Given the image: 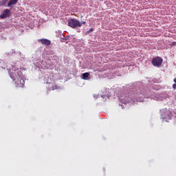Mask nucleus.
<instances>
[{
    "label": "nucleus",
    "instance_id": "nucleus-2",
    "mask_svg": "<svg viewBox=\"0 0 176 176\" xmlns=\"http://www.w3.org/2000/svg\"><path fill=\"white\" fill-rule=\"evenodd\" d=\"M151 63L154 67H157L159 68V67L163 64V58L160 56H156L152 59Z\"/></svg>",
    "mask_w": 176,
    "mask_h": 176
},
{
    "label": "nucleus",
    "instance_id": "nucleus-13",
    "mask_svg": "<svg viewBox=\"0 0 176 176\" xmlns=\"http://www.w3.org/2000/svg\"><path fill=\"white\" fill-rule=\"evenodd\" d=\"M173 82L176 83V78H174Z\"/></svg>",
    "mask_w": 176,
    "mask_h": 176
},
{
    "label": "nucleus",
    "instance_id": "nucleus-4",
    "mask_svg": "<svg viewBox=\"0 0 176 176\" xmlns=\"http://www.w3.org/2000/svg\"><path fill=\"white\" fill-rule=\"evenodd\" d=\"M38 41L39 42H41V43H42V45H45V46H50V45L52 44V42L46 38L39 39Z\"/></svg>",
    "mask_w": 176,
    "mask_h": 176
},
{
    "label": "nucleus",
    "instance_id": "nucleus-9",
    "mask_svg": "<svg viewBox=\"0 0 176 176\" xmlns=\"http://www.w3.org/2000/svg\"><path fill=\"white\" fill-rule=\"evenodd\" d=\"M9 0H1L0 1V6H4V5H6L8 3V1Z\"/></svg>",
    "mask_w": 176,
    "mask_h": 176
},
{
    "label": "nucleus",
    "instance_id": "nucleus-3",
    "mask_svg": "<svg viewBox=\"0 0 176 176\" xmlns=\"http://www.w3.org/2000/svg\"><path fill=\"white\" fill-rule=\"evenodd\" d=\"M10 16V10L6 9L3 11L1 14L0 15V19H7V17H9Z\"/></svg>",
    "mask_w": 176,
    "mask_h": 176
},
{
    "label": "nucleus",
    "instance_id": "nucleus-12",
    "mask_svg": "<svg viewBox=\"0 0 176 176\" xmlns=\"http://www.w3.org/2000/svg\"><path fill=\"white\" fill-rule=\"evenodd\" d=\"M92 31H93V28H91V29L89 30V32H92Z\"/></svg>",
    "mask_w": 176,
    "mask_h": 176
},
{
    "label": "nucleus",
    "instance_id": "nucleus-14",
    "mask_svg": "<svg viewBox=\"0 0 176 176\" xmlns=\"http://www.w3.org/2000/svg\"><path fill=\"white\" fill-rule=\"evenodd\" d=\"M82 23L83 24H86V21H82Z\"/></svg>",
    "mask_w": 176,
    "mask_h": 176
},
{
    "label": "nucleus",
    "instance_id": "nucleus-10",
    "mask_svg": "<svg viewBox=\"0 0 176 176\" xmlns=\"http://www.w3.org/2000/svg\"><path fill=\"white\" fill-rule=\"evenodd\" d=\"M173 90H176V83L173 85Z\"/></svg>",
    "mask_w": 176,
    "mask_h": 176
},
{
    "label": "nucleus",
    "instance_id": "nucleus-5",
    "mask_svg": "<svg viewBox=\"0 0 176 176\" xmlns=\"http://www.w3.org/2000/svg\"><path fill=\"white\" fill-rule=\"evenodd\" d=\"M17 80L19 82L16 84V87H23L25 86V81L24 80V79L23 78H21L20 80L17 79Z\"/></svg>",
    "mask_w": 176,
    "mask_h": 176
},
{
    "label": "nucleus",
    "instance_id": "nucleus-6",
    "mask_svg": "<svg viewBox=\"0 0 176 176\" xmlns=\"http://www.w3.org/2000/svg\"><path fill=\"white\" fill-rule=\"evenodd\" d=\"M10 78L12 79L13 82H14V80H17V76L16 75V73L10 72Z\"/></svg>",
    "mask_w": 176,
    "mask_h": 176
},
{
    "label": "nucleus",
    "instance_id": "nucleus-8",
    "mask_svg": "<svg viewBox=\"0 0 176 176\" xmlns=\"http://www.w3.org/2000/svg\"><path fill=\"white\" fill-rule=\"evenodd\" d=\"M89 76H90V73L89 72L82 74V79L85 80H87V78H89Z\"/></svg>",
    "mask_w": 176,
    "mask_h": 176
},
{
    "label": "nucleus",
    "instance_id": "nucleus-7",
    "mask_svg": "<svg viewBox=\"0 0 176 176\" xmlns=\"http://www.w3.org/2000/svg\"><path fill=\"white\" fill-rule=\"evenodd\" d=\"M17 2H19V0H10L8 3V6L10 8V6H12V5H16Z\"/></svg>",
    "mask_w": 176,
    "mask_h": 176
},
{
    "label": "nucleus",
    "instance_id": "nucleus-1",
    "mask_svg": "<svg viewBox=\"0 0 176 176\" xmlns=\"http://www.w3.org/2000/svg\"><path fill=\"white\" fill-rule=\"evenodd\" d=\"M68 26L71 28H79L82 27L80 21L76 19H70L67 21Z\"/></svg>",
    "mask_w": 176,
    "mask_h": 176
},
{
    "label": "nucleus",
    "instance_id": "nucleus-11",
    "mask_svg": "<svg viewBox=\"0 0 176 176\" xmlns=\"http://www.w3.org/2000/svg\"><path fill=\"white\" fill-rule=\"evenodd\" d=\"M12 69H14V71H16V67L13 66Z\"/></svg>",
    "mask_w": 176,
    "mask_h": 176
}]
</instances>
